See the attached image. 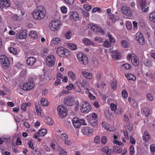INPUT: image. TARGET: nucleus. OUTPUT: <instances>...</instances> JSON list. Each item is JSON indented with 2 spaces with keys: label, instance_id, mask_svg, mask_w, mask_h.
<instances>
[{
  "label": "nucleus",
  "instance_id": "nucleus-1",
  "mask_svg": "<svg viewBox=\"0 0 155 155\" xmlns=\"http://www.w3.org/2000/svg\"><path fill=\"white\" fill-rule=\"evenodd\" d=\"M46 15V12L42 6H40L34 10L33 12V18L36 20H40L44 18Z\"/></svg>",
  "mask_w": 155,
  "mask_h": 155
},
{
  "label": "nucleus",
  "instance_id": "nucleus-2",
  "mask_svg": "<svg viewBox=\"0 0 155 155\" xmlns=\"http://www.w3.org/2000/svg\"><path fill=\"white\" fill-rule=\"evenodd\" d=\"M62 25L61 22L58 20H53L49 25L50 29L53 31H57L59 30Z\"/></svg>",
  "mask_w": 155,
  "mask_h": 155
},
{
  "label": "nucleus",
  "instance_id": "nucleus-3",
  "mask_svg": "<svg viewBox=\"0 0 155 155\" xmlns=\"http://www.w3.org/2000/svg\"><path fill=\"white\" fill-rule=\"evenodd\" d=\"M72 122L73 126L75 128H80L81 125H87L86 122L84 119H80L77 117L73 118L72 120Z\"/></svg>",
  "mask_w": 155,
  "mask_h": 155
},
{
  "label": "nucleus",
  "instance_id": "nucleus-4",
  "mask_svg": "<svg viewBox=\"0 0 155 155\" xmlns=\"http://www.w3.org/2000/svg\"><path fill=\"white\" fill-rule=\"evenodd\" d=\"M77 57L79 63L83 65L87 64L88 60L87 56L83 53L79 52L77 55Z\"/></svg>",
  "mask_w": 155,
  "mask_h": 155
},
{
  "label": "nucleus",
  "instance_id": "nucleus-5",
  "mask_svg": "<svg viewBox=\"0 0 155 155\" xmlns=\"http://www.w3.org/2000/svg\"><path fill=\"white\" fill-rule=\"evenodd\" d=\"M0 62L4 69L8 68L10 66V60L4 54L0 56Z\"/></svg>",
  "mask_w": 155,
  "mask_h": 155
},
{
  "label": "nucleus",
  "instance_id": "nucleus-6",
  "mask_svg": "<svg viewBox=\"0 0 155 155\" xmlns=\"http://www.w3.org/2000/svg\"><path fill=\"white\" fill-rule=\"evenodd\" d=\"M80 109L82 113H87L91 110V107L88 102L86 101H83L81 103Z\"/></svg>",
  "mask_w": 155,
  "mask_h": 155
},
{
  "label": "nucleus",
  "instance_id": "nucleus-7",
  "mask_svg": "<svg viewBox=\"0 0 155 155\" xmlns=\"http://www.w3.org/2000/svg\"><path fill=\"white\" fill-rule=\"evenodd\" d=\"M127 60L129 61H130L132 64L137 66L139 64V61L137 56L133 54H128L127 57Z\"/></svg>",
  "mask_w": 155,
  "mask_h": 155
},
{
  "label": "nucleus",
  "instance_id": "nucleus-8",
  "mask_svg": "<svg viewBox=\"0 0 155 155\" xmlns=\"http://www.w3.org/2000/svg\"><path fill=\"white\" fill-rule=\"evenodd\" d=\"M58 113L61 118L64 117L67 115V110L66 107L63 105L58 106L57 107Z\"/></svg>",
  "mask_w": 155,
  "mask_h": 155
},
{
  "label": "nucleus",
  "instance_id": "nucleus-9",
  "mask_svg": "<svg viewBox=\"0 0 155 155\" xmlns=\"http://www.w3.org/2000/svg\"><path fill=\"white\" fill-rule=\"evenodd\" d=\"M55 61V58L53 55H48L46 58V64L50 67H53L54 65Z\"/></svg>",
  "mask_w": 155,
  "mask_h": 155
},
{
  "label": "nucleus",
  "instance_id": "nucleus-10",
  "mask_svg": "<svg viewBox=\"0 0 155 155\" xmlns=\"http://www.w3.org/2000/svg\"><path fill=\"white\" fill-rule=\"evenodd\" d=\"M88 119V122L92 126H95L97 125V115L95 113H93L90 114L89 117Z\"/></svg>",
  "mask_w": 155,
  "mask_h": 155
},
{
  "label": "nucleus",
  "instance_id": "nucleus-11",
  "mask_svg": "<svg viewBox=\"0 0 155 155\" xmlns=\"http://www.w3.org/2000/svg\"><path fill=\"white\" fill-rule=\"evenodd\" d=\"M84 90L85 94H88V96L91 100H94L96 99L95 97L93 94L95 92V90L93 88H89L86 87L84 88Z\"/></svg>",
  "mask_w": 155,
  "mask_h": 155
},
{
  "label": "nucleus",
  "instance_id": "nucleus-12",
  "mask_svg": "<svg viewBox=\"0 0 155 155\" xmlns=\"http://www.w3.org/2000/svg\"><path fill=\"white\" fill-rule=\"evenodd\" d=\"M34 86L32 82H28L23 83L21 86V88L24 91H28L32 89Z\"/></svg>",
  "mask_w": 155,
  "mask_h": 155
},
{
  "label": "nucleus",
  "instance_id": "nucleus-13",
  "mask_svg": "<svg viewBox=\"0 0 155 155\" xmlns=\"http://www.w3.org/2000/svg\"><path fill=\"white\" fill-rule=\"evenodd\" d=\"M88 27L95 32L103 33V31L97 25L92 23L89 24L88 25Z\"/></svg>",
  "mask_w": 155,
  "mask_h": 155
},
{
  "label": "nucleus",
  "instance_id": "nucleus-14",
  "mask_svg": "<svg viewBox=\"0 0 155 155\" xmlns=\"http://www.w3.org/2000/svg\"><path fill=\"white\" fill-rule=\"evenodd\" d=\"M135 38L137 42L141 45L144 44V39L142 34L140 32H138L135 35Z\"/></svg>",
  "mask_w": 155,
  "mask_h": 155
},
{
  "label": "nucleus",
  "instance_id": "nucleus-15",
  "mask_svg": "<svg viewBox=\"0 0 155 155\" xmlns=\"http://www.w3.org/2000/svg\"><path fill=\"white\" fill-rule=\"evenodd\" d=\"M75 84L77 86L80 85L81 87H84L87 86L88 85V83L87 81L83 78L79 79L77 80L75 83Z\"/></svg>",
  "mask_w": 155,
  "mask_h": 155
},
{
  "label": "nucleus",
  "instance_id": "nucleus-16",
  "mask_svg": "<svg viewBox=\"0 0 155 155\" xmlns=\"http://www.w3.org/2000/svg\"><path fill=\"white\" fill-rule=\"evenodd\" d=\"M64 102L65 105L67 106H71L74 104V99L71 97H67L65 98Z\"/></svg>",
  "mask_w": 155,
  "mask_h": 155
},
{
  "label": "nucleus",
  "instance_id": "nucleus-17",
  "mask_svg": "<svg viewBox=\"0 0 155 155\" xmlns=\"http://www.w3.org/2000/svg\"><path fill=\"white\" fill-rule=\"evenodd\" d=\"M120 137V136L118 133H114L113 136L114 140L113 141V143L119 146H123L124 144L122 142L119 141L117 140L118 139V138L119 137Z\"/></svg>",
  "mask_w": 155,
  "mask_h": 155
},
{
  "label": "nucleus",
  "instance_id": "nucleus-18",
  "mask_svg": "<svg viewBox=\"0 0 155 155\" xmlns=\"http://www.w3.org/2000/svg\"><path fill=\"white\" fill-rule=\"evenodd\" d=\"M65 48L62 47H59L56 48V54L61 57H64V54Z\"/></svg>",
  "mask_w": 155,
  "mask_h": 155
},
{
  "label": "nucleus",
  "instance_id": "nucleus-19",
  "mask_svg": "<svg viewBox=\"0 0 155 155\" xmlns=\"http://www.w3.org/2000/svg\"><path fill=\"white\" fill-rule=\"evenodd\" d=\"M81 74L85 78L89 80H92L93 78V74L91 73L83 71H82Z\"/></svg>",
  "mask_w": 155,
  "mask_h": 155
},
{
  "label": "nucleus",
  "instance_id": "nucleus-20",
  "mask_svg": "<svg viewBox=\"0 0 155 155\" xmlns=\"http://www.w3.org/2000/svg\"><path fill=\"white\" fill-rule=\"evenodd\" d=\"M122 11L124 14L130 17L131 15V10L128 7H123L122 8Z\"/></svg>",
  "mask_w": 155,
  "mask_h": 155
},
{
  "label": "nucleus",
  "instance_id": "nucleus-21",
  "mask_svg": "<svg viewBox=\"0 0 155 155\" xmlns=\"http://www.w3.org/2000/svg\"><path fill=\"white\" fill-rule=\"evenodd\" d=\"M36 59L33 57H31L28 58L26 62L27 64L29 66L33 65L36 62Z\"/></svg>",
  "mask_w": 155,
  "mask_h": 155
},
{
  "label": "nucleus",
  "instance_id": "nucleus-22",
  "mask_svg": "<svg viewBox=\"0 0 155 155\" xmlns=\"http://www.w3.org/2000/svg\"><path fill=\"white\" fill-rule=\"evenodd\" d=\"M27 35L26 31L22 30L17 34V37L20 39H25L26 38Z\"/></svg>",
  "mask_w": 155,
  "mask_h": 155
},
{
  "label": "nucleus",
  "instance_id": "nucleus-23",
  "mask_svg": "<svg viewBox=\"0 0 155 155\" xmlns=\"http://www.w3.org/2000/svg\"><path fill=\"white\" fill-rule=\"evenodd\" d=\"M112 57L114 60H118L120 57V53L117 50H114L112 52Z\"/></svg>",
  "mask_w": 155,
  "mask_h": 155
},
{
  "label": "nucleus",
  "instance_id": "nucleus-24",
  "mask_svg": "<svg viewBox=\"0 0 155 155\" xmlns=\"http://www.w3.org/2000/svg\"><path fill=\"white\" fill-rule=\"evenodd\" d=\"M70 19L71 21H77L78 20V15L75 12H70Z\"/></svg>",
  "mask_w": 155,
  "mask_h": 155
},
{
  "label": "nucleus",
  "instance_id": "nucleus-25",
  "mask_svg": "<svg viewBox=\"0 0 155 155\" xmlns=\"http://www.w3.org/2000/svg\"><path fill=\"white\" fill-rule=\"evenodd\" d=\"M82 41L85 45H92L93 46L95 45L94 43L91 41L88 38H84L82 39Z\"/></svg>",
  "mask_w": 155,
  "mask_h": 155
},
{
  "label": "nucleus",
  "instance_id": "nucleus-26",
  "mask_svg": "<svg viewBox=\"0 0 155 155\" xmlns=\"http://www.w3.org/2000/svg\"><path fill=\"white\" fill-rule=\"evenodd\" d=\"M10 6V4L7 0H0V8L4 7H8Z\"/></svg>",
  "mask_w": 155,
  "mask_h": 155
},
{
  "label": "nucleus",
  "instance_id": "nucleus-27",
  "mask_svg": "<svg viewBox=\"0 0 155 155\" xmlns=\"http://www.w3.org/2000/svg\"><path fill=\"white\" fill-rule=\"evenodd\" d=\"M150 136L148 132L145 131L144 132V135L143 137V140L145 142H147L150 140Z\"/></svg>",
  "mask_w": 155,
  "mask_h": 155
},
{
  "label": "nucleus",
  "instance_id": "nucleus-28",
  "mask_svg": "<svg viewBox=\"0 0 155 155\" xmlns=\"http://www.w3.org/2000/svg\"><path fill=\"white\" fill-rule=\"evenodd\" d=\"M61 42V39L59 38H55L52 39L51 43L52 45H58Z\"/></svg>",
  "mask_w": 155,
  "mask_h": 155
},
{
  "label": "nucleus",
  "instance_id": "nucleus-29",
  "mask_svg": "<svg viewBox=\"0 0 155 155\" xmlns=\"http://www.w3.org/2000/svg\"><path fill=\"white\" fill-rule=\"evenodd\" d=\"M150 112L149 108L146 107H143L141 110L142 114L145 116H148L150 113Z\"/></svg>",
  "mask_w": 155,
  "mask_h": 155
},
{
  "label": "nucleus",
  "instance_id": "nucleus-30",
  "mask_svg": "<svg viewBox=\"0 0 155 155\" xmlns=\"http://www.w3.org/2000/svg\"><path fill=\"white\" fill-rule=\"evenodd\" d=\"M41 104L42 106L46 107L49 105V103L45 98L43 97L41 99Z\"/></svg>",
  "mask_w": 155,
  "mask_h": 155
},
{
  "label": "nucleus",
  "instance_id": "nucleus-31",
  "mask_svg": "<svg viewBox=\"0 0 155 155\" xmlns=\"http://www.w3.org/2000/svg\"><path fill=\"white\" fill-rule=\"evenodd\" d=\"M29 36L31 38L36 39L38 38L37 32L35 31H32L29 34Z\"/></svg>",
  "mask_w": 155,
  "mask_h": 155
},
{
  "label": "nucleus",
  "instance_id": "nucleus-32",
  "mask_svg": "<svg viewBox=\"0 0 155 155\" xmlns=\"http://www.w3.org/2000/svg\"><path fill=\"white\" fill-rule=\"evenodd\" d=\"M68 77L71 81H74L76 79V75L73 71H68Z\"/></svg>",
  "mask_w": 155,
  "mask_h": 155
},
{
  "label": "nucleus",
  "instance_id": "nucleus-33",
  "mask_svg": "<svg viewBox=\"0 0 155 155\" xmlns=\"http://www.w3.org/2000/svg\"><path fill=\"white\" fill-rule=\"evenodd\" d=\"M92 64L95 67H97L99 66V62L97 60L96 58H93L91 59Z\"/></svg>",
  "mask_w": 155,
  "mask_h": 155
},
{
  "label": "nucleus",
  "instance_id": "nucleus-34",
  "mask_svg": "<svg viewBox=\"0 0 155 155\" xmlns=\"http://www.w3.org/2000/svg\"><path fill=\"white\" fill-rule=\"evenodd\" d=\"M149 19L151 22L155 23V12H152L150 14Z\"/></svg>",
  "mask_w": 155,
  "mask_h": 155
},
{
  "label": "nucleus",
  "instance_id": "nucleus-35",
  "mask_svg": "<svg viewBox=\"0 0 155 155\" xmlns=\"http://www.w3.org/2000/svg\"><path fill=\"white\" fill-rule=\"evenodd\" d=\"M67 46L70 49L73 51L76 50L77 48V45L72 43H68Z\"/></svg>",
  "mask_w": 155,
  "mask_h": 155
},
{
  "label": "nucleus",
  "instance_id": "nucleus-36",
  "mask_svg": "<svg viewBox=\"0 0 155 155\" xmlns=\"http://www.w3.org/2000/svg\"><path fill=\"white\" fill-rule=\"evenodd\" d=\"M31 105V104L30 103H25L22 104L21 106V110L24 111H25L26 110V107H30Z\"/></svg>",
  "mask_w": 155,
  "mask_h": 155
},
{
  "label": "nucleus",
  "instance_id": "nucleus-37",
  "mask_svg": "<svg viewBox=\"0 0 155 155\" xmlns=\"http://www.w3.org/2000/svg\"><path fill=\"white\" fill-rule=\"evenodd\" d=\"M139 4L141 7L144 8L147 7V4L145 0H140Z\"/></svg>",
  "mask_w": 155,
  "mask_h": 155
},
{
  "label": "nucleus",
  "instance_id": "nucleus-38",
  "mask_svg": "<svg viewBox=\"0 0 155 155\" xmlns=\"http://www.w3.org/2000/svg\"><path fill=\"white\" fill-rule=\"evenodd\" d=\"M125 76L129 80H132L135 81L136 80V78L135 76L133 74H126Z\"/></svg>",
  "mask_w": 155,
  "mask_h": 155
},
{
  "label": "nucleus",
  "instance_id": "nucleus-39",
  "mask_svg": "<svg viewBox=\"0 0 155 155\" xmlns=\"http://www.w3.org/2000/svg\"><path fill=\"white\" fill-rule=\"evenodd\" d=\"M113 149L114 151L118 153H120L122 151V148L117 146H114Z\"/></svg>",
  "mask_w": 155,
  "mask_h": 155
},
{
  "label": "nucleus",
  "instance_id": "nucleus-40",
  "mask_svg": "<svg viewBox=\"0 0 155 155\" xmlns=\"http://www.w3.org/2000/svg\"><path fill=\"white\" fill-rule=\"evenodd\" d=\"M38 132L40 136H44L46 134L47 130L46 129L43 128L39 130Z\"/></svg>",
  "mask_w": 155,
  "mask_h": 155
},
{
  "label": "nucleus",
  "instance_id": "nucleus-41",
  "mask_svg": "<svg viewBox=\"0 0 155 155\" xmlns=\"http://www.w3.org/2000/svg\"><path fill=\"white\" fill-rule=\"evenodd\" d=\"M131 68L130 65L128 64H123L121 66V69L122 70H129Z\"/></svg>",
  "mask_w": 155,
  "mask_h": 155
},
{
  "label": "nucleus",
  "instance_id": "nucleus-42",
  "mask_svg": "<svg viewBox=\"0 0 155 155\" xmlns=\"http://www.w3.org/2000/svg\"><path fill=\"white\" fill-rule=\"evenodd\" d=\"M35 109L36 112L38 115L39 116H41V110L40 105L39 104L36 105Z\"/></svg>",
  "mask_w": 155,
  "mask_h": 155
},
{
  "label": "nucleus",
  "instance_id": "nucleus-43",
  "mask_svg": "<svg viewBox=\"0 0 155 155\" xmlns=\"http://www.w3.org/2000/svg\"><path fill=\"white\" fill-rule=\"evenodd\" d=\"M102 151L107 155H110L111 153V150H109L107 147L103 148L102 149Z\"/></svg>",
  "mask_w": 155,
  "mask_h": 155
},
{
  "label": "nucleus",
  "instance_id": "nucleus-44",
  "mask_svg": "<svg viewBox=\"0 0 155 155\" xmlns=\"http://www.w3.org/2000/svg\"><path fill=\"white\" fill-rule=\"evenodd\" d=\"M65 38L68 40H69L71 39V32L70 31H68L64 35Z\"/></svg>",
  "mask_w": 155,
  "mask_h": 155
},
{
  "label": "nucleus",
  "instance_id": "nucleus-45",
  "mask_svg": "<svg viewBox=\"0 0 155 155\" xmlns=\"http://www.w3.org/2000/svg\"><path fill=\"white\" fill-rule=\"evenodd\" d=\"M144 65L148 67H150L152 65V62L149 59H147L144 61Z\"/></svg>",
  "mask_w": 155,
  "mask_h": 155
},
{
  "label": "nucleus",
  "instance_id": "nucleus-46",
  "mask_svg": "<svg viewBox=\"0 0 155 155\" xmlns=\"http://www.w3.org/2000/svg\"><path fill=\"white\" fill-rule=\"evenodd\" d=\"M90 130L89 128L86 127L83 129V132L84 134L90 135L91 134Z\"/></svg>",
  "mask_w": 155,
  "mask_h": 155
},
{
  "label": "nucleus",
  "instance_id": "nucleus-47",
  "mask_svg": "<svg viewBox=\"0 0 155 155\" xmlns=\"http://www.w3.org/2000/svg\"><path fill=\"white\" fill-rule=\"evenodd\" d=\"M108 16L110 19L112 20L113 22H115L116 21H117L119 19L118 17L114 18V15L112 14H110L108 15Z\"/></svg>",
  "mask_w": 155,
  "mask_h": 155
},
{
  "label": "nucleus",
  "instance_id": "nucleus-48",
  "mask_svg": "<svg viewBox=\"0 0 155 155\" xmlns=\"http://www.w3.org/2000/svg\"><path fill=\"white\" fill-rule=\"evenodd\" d=\"M111 45V43L109 42L108 40H106L105 41L103 44V46L106 48H108L110 47Z\"/></svg>",
  "mask_w": 155,
  "mask_h": 155
},
{
  "label": "nucleus",
  "instance_id": "nucleus-49",
  "mask_svg": "<svg viewBox=\"0 0 155 155\" xmlns=\"http://www.w3.org/2000/svg\"><path fill=\"white\" fill-rule=\"evenodd\" d=\"M60 138L64 141L68 138V134L65 133L61 134L60 135Z\"/></svg>",
  "mask_w": 155,
  "mask_h": 155
},
{
  "label": "nucleus",
  "instance_id": "nucleus-50",
  "mask_svg": "<svg viewBox=\"0 0 155 155\" xmlns=\"http://www.w3.org/2000/svg\"><path fill=\"white\" fill-rule=\"evenodd\" d=\"M28 145L29 147L32 150H33L34 149V143L33 141L31 140H28Z\"/></svg>",
  "mask_w": 155,
  "mask_h": 155
},
{
  "label": "nucleus",
  "instance_id": "nucleus-51",
  "mask_svg": "<svg viewBox=\"0 0 155 155\" xmlns=\"http://www.w3.org/2000/svg\"><path fill=\"white\" fill-rule=\"evenodd\" d=\"M45 121L46 123L49 125H51L53 123L50 117H47L45 118Z\"/></svg>",
  "mask_w": 155,
  "mask_h": 155
},
{
  "label": "nucleus",
  "instance_id": "nucleus-52",
  "mask_svg": "<svg viewBox=\"0 0 155 155\" xmlns=\"http://www.w3.org/2000/svg\"><path fill=\"white\" fill-rule=\"evenodd\" d=\"M27 73L26 70L25 69H23L20 72V75L21 77L23 78L25 77L27 75Z\"/></svg>",
  "mask_w": 155,
  "mask_h": 155
},
{
  "label": "nucleus",
  "instance_id": "nucleus-53",
  "mask_svg": "<svg viewBox=\"0 0 155 155\" xmlns=\"http://www.w3.org/2000/svg\"><path fill=\"white\" fill-rule=\"evenodd\" d=\"M64 143L66 145L68 146H71L72 144V142L70 139L68 138L65 140L64 141Z\"/></svg>",
  "mask_w": 155,
  "mask_h": 155
},
{
  "label": "nucleus",
  "instance_id": "nucleus-54",
  "mask_svg": "<svg viewBox=\"0 0 155 155\" xmlns=\"http://www.w3.org/2000/svg\"><path fill=\"white\" fill-rule=\"evenodd\" d=\"M10 53L14 55H17L18 54V52L16 48L10 47Z\"/></svg>",
  "mask_w": 155,
  "mask_h": 155
},
{
  "label": "nucleus",
  "instance_id": "nucleus-55",
  "mask_svg": "<svg viewBox=\"0 0 155 155\" xmlns=\"http://www.w3.org/2000/svg\"><path fill=\"white\" fill-rule=\"evenodd\" d=\"M150 149L151 153L152 154L154 153L155 152V145L154 144L150 145Z\"/></svg>",
  "mask_w": 155,
  "mask_h": 155
},
{
  "label": "nucleus",
  "instance_id": "nucleus-56",
  "mask_svg": "<svg viewBox=\"0 0 155 155\" xmlns=\"http://www.w3.org/2000/svg\"><path fill=\"white\" fill-rule=\"evenodd\" d=\"M121 45L124 47L127 48L128 46V44L125 40H123L121 42Z\"/></svg>",
  "mask_w": 155,
  "mask_h": 155
},
{
  "label": "nucleus",
  "instance_id": "nucleus-57",
  "mask_svg": "<svg viewBox=\"0 0 155 155\" xmlns=\"http://www.w3.org/2000/svg\"><path fill=\"white\" fill-rule=\"evenodd\" d=\"M121 94L122 97L124 98H126L128 96L127 92L125 89H124L121 92Z\"/></svg>",
  "mask_w": 155,
  "mask_h": 155
},
{
  "label": "nucleus",
  "instance_id": "nucleus-58",
  "mask_svg": "<svg viewBox=\"0 0 155 155\" xmlns=\"http://www.w3.org/2000/svg\"><path fill=\"white\" fill-rule=\"evenodd\" d=\"M130 154L131 155H133L135 152L134 147V146L131 145L130 147Z\"/></svg>",
  "mask_w": 155,
  "mask_h": 155
},
{
  "label": "nucleus",
  "instance_id": "nucleus-59",
  "mask_svg": "<svg viewBox=\"0 0 155 155\" xmlns=\"http://www.w3.org/2000/svg\"><path fill=\"white\" fill-rule=\"evenodd\" d=\"M60 10L63 14H66L67 12V8L65 6H62L60 7Z\"/></svg>",
  "mask_w": 155,
  "mask_h": 155
},
{
  "label": "nucleus",
  "instance_id": "nucleus-60",
  "mask_svg": "<svg viewBox=\"0 0 155 155\" xmlns=\"http://www.w3.org/2000/svg\"><path fill=\"white\" fill-rule=\"evenodd\" d=\"M126 26L127 28L129 30L132 27V24L130 21H127L126 24Z\"/></svg>",
  "mask_w": 155,
  "mask_h": 155
},
{
  "label": "nucleus",
  "instance_id": "nucleus-61",
  "mask_svg": "<svg viewBox=\"0 0 155 155\" xmlns=\"http://www.w3.org/2000/svg\"><path fill=\"white\" fill-rule=\"evenodd\" d=\"M117 82L116 81H114L112 82L111 83V86L112 89L114 90L116 89L117 87Z\"/></svg>",
  "mask_w": 155,
  "mask_h": 155
},
{
  "label": "nucleus",
  "instance_id": "nucleus-62",
  "mask_svg": "<svg viewBox=\"0 0 155 155\" xmlns=\"http://www.w3.org/2000/svg\"><path fill=\"white\" fill-rule=\"evenodd\" d=\"M84 8L87 11H90L91 8L92 7L91 5L88 4H85L84 5Z\"/></svg>",
  "mask_w": 155,
  "mask_h": 155
},
{
  "label": "nucleus",
  "instance_id": "nucleus-63",
  "mask_svg": "<svg viewBox=\"0 0 155 155\" xmlns=\"http://www.w3.org/2000/svg\"><path fill=\"white\" fill-rule=\"evenodd\" d=\"M108 36L109 38V39L110 41V42L111 43H114L115 42V40L114 38L110 34H108Z\"/></svg>",
  "mask_w": 155,
  "mask_h": 155
},
{
  "label": "nucleus",
  "instance_id": "nucleus-64",
  "mask_svg": "<svg viewBox=\"0 0 155 155\" xmlns=\"http://www.w3.org/2000/svg\"><path fill=\"white\" fill-rule=\"evenodd\" d=\"M101 10V8L98 7L94 8L91 11V12L94 13L97 12H99Z\"/></svg>",
  "mask_w": 155,
  "mask_h": 155
}]
</instances>
